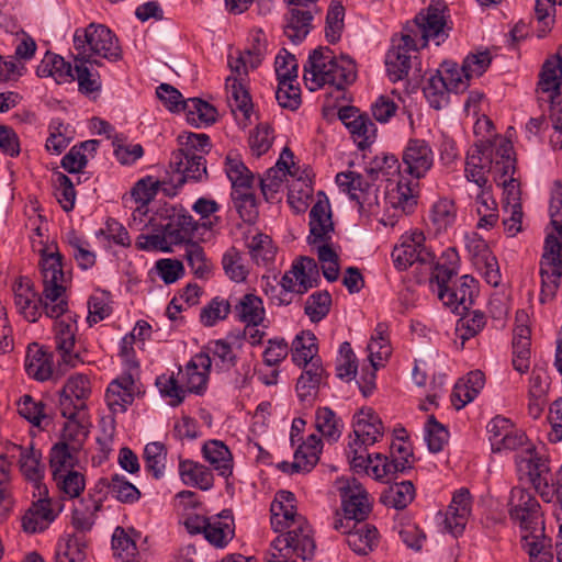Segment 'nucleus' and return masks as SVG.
Returning <instances> with one entry per match:
<instances>
[{
  "mask_svg": "<svg viewBox=\"0 0 562 562\" xmlns=\"http://www.w3.org/2000/svg\"><path fill=\"white\" fill-rule=\"evenodd\" d=\"M364 463L363 468L351 467V469L357 472H364L368 475L373 476L376 480H383L390 477L391 475L400 473L398 470L394 467L387 456L376 453L374 458H372L368 451L364 452Z\"/></svg>",
  "mask_w": 562,
  "mask_h": 562,
  "instance_id": "obj_55",
  "label": "nucleus"
},
{
  "mask_svg": "<svg viewBox=\"0 0 562 562\" xmlns=\"http://www.w3.org/2000/svg\"><path fill=\"white\" fill-rule=\"evenodd\" d=\"M542 304L554 299L562 277V241L553 234L546 238L544 254L540 262Z\"/></svg>",
  "mask_w": 562,
  "mask_h": 562,
  "instance_id": "obj_13",
  "label": "nucleus"
},
{
  "mask_svg": "<svg viewBox=\"0 0 562 562\" xmlns=\"http://www.w3.org/2000/svg\"><path fill=\"white\" fill-rule=\"evenodd\" d=\"M294 503L295 496L290 491H279L271 503V526L280 535L271 542L267 562H294V557L305 561L314 555L312 528L296 512Z\"/></svg>",
  "mask_w": 562,
  "mask_h": 562,
  "instance_id": "obj_2",
  "label": "nucleus"
},
{
  "mask_svg": "<svg viewBox=\"0 0 562 562\" xmlns=\"http://www.w3.org/2000/svg\"><path fill=\"white\" fill-rule=\"evenodd\" d=\"M61 505L47 494L40 495L37 501L32 502L22 516V528L26 533L42 532L49 527L60 512Z\"/></svg>",
  "mask_w": 562,
  "mask_h": 562,
  "instance_id": "obj_21",
  "label": "nucleus"
},
{
  "mask_svg": "<svg viewBox=\"0 0 562 562\" xmlns=\"http://www.w3.org/2000/svg\"><path fill=\"white\" fill-rule=\"evenodd\" d=\"M24 367L29 376L42 382L47 381L53 374V355L37 344H32L27 347Z\"/></svg>",
  "mask_w": 562,
  "mask_h": 562,
  "instance_id": "obj_35",
  "label": "nucleus"
},
{
  "mask_svg": "<svg viewBox=\"0 0 562 562\" xmlns=\"http://www.w3.org/2000/svg\"><path fill=\"white\" fill-rule=\"evenodd\" d=\"M183 111L186 112L188 122L195 126L201 124L209 125L216 121V109L199 98L184 101Z\"/></svg>",
  "mask_w": 562,
  "mask_h": 562,
  "instance_id": "obj_56",
  "label": "nucleus"
},
{
  "mask_svg": "<svg viewBox=\"0 0 562 562\" xmlns=\"http://www.w3.org/2000/svg\"><path fill=\"white\" fill-rule=\"evenodd\" d=\"M315 11L291 8L285 15L284 35L293 43L302 42L312 29Z\"/></svg>",
  "mask_w": 562,
  "mask_h": 562,
  "instance_id": "obj_39",
  "label": "nucleus"
},
{
  "mask_svg": "<svg viewBox=\"0 0 562 562\" xmlns=\"http://www.w3.org/2000/svg\"><path fill=\"white\" fill-rule=\"evenodd\" d=\"M346 541L353 552L366 555L378 546L379 532L373 525L353 522Z\"/></svg>",
  "mask_w": 562,
  "mask_h": 562,
  "instance_id": "obj_40",
  "label": "nucleus"
},
{
  "mask_svg": "<svg viewBox=\"0 0 562 562\" xmlns=\"http://www.w3.org/2000/svg\"><path fill=\"white\" fill-rule=\"evenodd\" d=\"M18 413L34 427L45 430L53 425V416L43 401H36L33 396L24 394L16 403Z\"/></svg>",
  "mask_w": 562,
  "mask_h": 562,
  "instance_id": "obj_37",
  "label": "nucleus"
},
{
  "mask_svg": "<svg viewBox=\"0 0 562 562\" xmlns=\"http://www.w3.org/2000/svg\"><path fill=\"white\" fill-rule=\"evenodd\" d=\"M291 273L297 282V294L307 292L317 285L319 271L316 261L313 258L301 257L292 265Z\"/></svg>",
  "mask_w": 562,
  "mask_h": 562,
  "instance_id": "obj_49",
  "label": "nucleus"
},
{
  "mask_svg": "<svg viewBox=\"0 0 562 562\" xmlns=\"http://www.w3.org/2000/svg\"><path fill=\"white\" fill-rule=\"evenodd\" d=\"M231 312V302L223 296H215L202 307L200 322L206 327H212L218 322L226 319Z\"/></svg>",
  "mask_w": 562,
  "mask_h": 562,
  "instance_id": "obj_63",
  "label": "nucleus"
},
{
  "mask_svg": "<svg viewBox=\"0 0 562 562\" xmlns=\"http://www.w3.org/2000/svg\"><path fill=\"white\" fill-rule=\"evenodd\" d=\"M525 311L516 313V322L518 324L514 329L513 337V367L519 373H526L530 368V346H531V330L524 323L527 319Z\"/></svg>",
  "mask_w": 562,
  "mask_h": 562,
  "instance_id": "obj_29",
  "label": "nucleus"
},
{
  "mask_svg": "<svg viewBox=\"0 0 562 562\" xmlns=\"http://www.w3.org/2000/svg\"><path fill=\"white\" fill-rule=\"evenodd\" d=\"M493 147L486 144L473 145L467 154L464 176L468 181L474 182L479 189L491 187L488 175L493 170Z\"/></svg>",
  "mask_w": 562,
  "mask_h": 562,
  "instance_id": "obj_23",
  "label": "nucleus"
},
{
  "mask_svg": "<svg viewBox=\"0 0 562 562\" xmlns=\"http://www.w3.org/2000/svg\"><path fill=\"white\" fill-rule=\"evenodd\" d=\"M36 72L40 77H53L56 82H71L75 80V67L66 61L61 56L46 53Z\"/></svg>",
  "mask_w": 562,
  "mask_h": 562,
  "instance_id": "obj_44",
  "label": "nucleus"
},
{
  "mask_svg": "<svg viewBox=\"0 0 562 562\" xmlns=\"http://www.w3.org/2000/svg\"><path fill=\"white\" fill-rule=\"evenodd\" d=\"M315 426L328 441H337L341 436L342 424L334 411L328 407H321L316 411Z\"/></svg>",
  "mask_w": 562,
  "mask_h": 562,
  "instance_id": "obj_61",
  "label": "nucleus"
},
{
  "mask_svg": "<svg viewBox=\"0 0 562 562\" xmlns=\"http://www.w3.org/2000/svg\"><path fill=\"white\" fill-rule=\"evenodd\" d=\"M132 535H137L133 528L127 531L123 527H116L113 532V555L120 562H138V549Z\"/></svg>",
  "mask_w": 562,
  "mask_h": 562,
  "instance_id": "obj_46",
  "label": "nucleus"
},
{
  "mask_svg": "<svg viewBox=\"0 0 562 562\" xmlns=\"http://www.w3.org/2000/svg\"><path fill=\"white\" fill-rule=\"evenodd\" d=\"M56 318L54 324L55 347L60 353L61 361L70 367L81 362L79 352L75 350L77 323L70 316Z\"/></svg>",
  "mask_w": 562,
  "mask_h": 562,
  "instance_id": "obj_27",
  "label": "nucleus"
},
{
  "mask_svg": "<svg viewBox=\"0 0 562 562\" xmlns=\"http://www.w3.org/2000/svg\"><path fill=\"white\" fill-rule=\"evenodd\" d=\"M225 171L232 182V192L252 189L254 175L239 158L228 155L226 157Z\"/></svg>",
  "mask_w": 562,
  "mask_h": 562,
  "instance_id": "obj_50",
  "label": "nucleus"
},
{
  "mask_svg": "<svg viewBox=\"0 0 562 562\" xmlns=\"http://www.w3.org/2000/svg\"><path fill=\"white\" fill-rule=\"evenodd\" d=\"M472 510V497L468 488H460L453 493L450 505L442 514L443 528L453 537L464 532Z\"/></svg>",
  "mask_w": 562,
  "mask_h": 562,
  "instance_id": "obj_26",
  "label": "nucleus"
},
{
  "mask_svg": "<svg viewBox=\"0 0 562 562\" xmlns=\"http://www.w3.org/2000/svg\"><path fill=\"white\" fill-rule=\"evenodd\" d=\"M538 90L540 92H562V46L558 53L548 58L539 74Z\"/></svg>",
  "mask_w": 562,
  "mask_h": 562,
  "instance_id": "obj_43",
  "label": "nucleus"
},
{
  "mask_svg": "<svg viewBox=\"0 0 562 562\" xmlns=\"http://www.w3.org/2000/svg\"><path fill=\"white\" fill-rule=\"evenodd\" d=\"M228 66L233 74L226 78L228 104L238 124L245 128L249 124L254 108L246 82L248 68L240 55L236 58L229 56Z\"/></svg>",
  "mask_w": 562,
  "mask_h": 562,
  "instance_id": "obj_10",
  "label": "nucleus"
},
{
  "mask_svg": "<svg viewBox=\"0 0 562 562\" xmlns=\"http://www.w3.org/2000/svg\"><path fill=\"white\" fill-rule=\"evenodd\" d=\"M510 517L520 522L522 535L543 538L544 521L536 497L522 487H514L510 493Z\"/></svg>",
  "mask_w": 562,
  "mask_h": 562,
  "instance_id": "obj_12",
  "label": "nucleus"
},
{
  "mask_svg": "<svg viewBox=\"0 0 562 562\" xmlns=\"http://www.w3.org/2000/svg\"><path fill=\"white\" fill-rule=\"evenodd\" d=\"M87 542L85 535H72L66 543L58 548L55 560L60 562H83L86 559Z\"/></svg>",
  "mask_w": 562,
  "mask_h": 562,
  "instance_id": "obj_64",
  "label": "nucleus"
},
{
  "mask_svg": "<svg viewBox=\"0 0 562 562\" xmlns=\"http://www.w3.org/2000/svg\"><path fill=\"white\" fill-rule=\"evenodd\" d=\"M493 170L495 180L507 187L508 183H514V173L516 170L515 158L513 157V146L509 142H502L496 150L493 149Z\"/></svg>",
  "mask_w": 562,
  "mask_h": 562,
  "instance_id": "obj_41",
  "label": "nucleus"
},
{
  "mask_svg": "<svg viewBox=\"0 0 562 562\" xmlns=\"http://www.w3.org/2000/svg\"><path fill=\"white\" fill-rule=\"evenodd\" d=\"M472 510V497L468 488H460L453 493L450 505L442 514L443 528L453 537L464 532Z\"/></svg>",
  "mask_w": 562,
  "mask_h": 562,
  "instance_id": "obj_25",
  "label": "nucleus"
},
{
  "mask_svg": "<svg viewBox=\"0 0 562 562\" xmlns=\"http://www.w3.org/2000/svg\"><path fill=\"white\" fill-rule=\"evenodd\" d=\"M457 220V205L448 198L439 199L431 209V222L437 233L452 227Z\"/></svg>",
  "mask_w": 562,
  "mask_h": 562,
  "instance_id": "obj_60",
  "label": "nucleus"
},
{
  "mask_svg": "<svg viewBox=\"0 0 562 562\" xmlns=\"http://www.w3.org/2000/svg\"><path fill=\"white\" fill-rule=\"evenodd\" d=\"M334 223L328 200H318L310 212V236L308 243L316 248L321 262L327 263L338 261V255L331 247V234Z\"/></svg>",
  "mask_w": 562,
  "mask_h": 562,
  "instance_id": "obj_11",
  "label": "nucleus"
},
{
  "mask_svg": "<svg viewBox=\"0 0 562 562\" xmlns=\"http://www.w3.org/2000/svg\"><path fill=\"white\" fill-rule=\"evenodd\" d=\"M448 8L442 0H431L429 5L420 10L413 21L404 26V31L418 41L420 47H426L430 40L440 45L449 36Z\"/></svg>",
  "mask_w": 562,
  "mask_h": 562,
  "instance_id": "obj_7",
  "label": "nucleus"
},
{
  "mask_svg": "<svg viewBox=\"0 0 562 562\" xmlns=\"http://www.w3.org/2000/svg\"><path fill=\"white\" fill-rule=\"evenodd\" d=\"M40 268L43 279V297L35 290L33 281L27 277H19L12 283L13 302L18 313L30 323H35L42 311L50 318L63 316L68 303L65 299L69 279L63 270L64 256L57 247L40 250Z\"/></svg>",
  "mask_w": 562,
  "mask_h": 562,
  "instance_id": "obj_1",
  "label": "nucleus"
},
{
  "mask_svg": "<svg viewBox=\"0 0 562 562\" xmlns=\"http://www.w3.org/2000/svg\"><path fill=\"white\" fill-rule=\"evenodd\" d=\"M95 66H101L97 59L79 57L75 59V80H77L78 89L82 94L89 95L101 90L102 81Z\"/></svg>",
  "mask_w": 562,
  "mask_h": 562,
  "instance_id": "obj_34",
  "label": "nucleus"
},
{
  "mask_svg": "<svg viewBox=\"0 0 562 562\" xmlns=\"http://www.w3.org/2000/svg\"><path fill=\"white\" fill-rule=\"evenodd\" d=\"M423 232L415 231L409 236L403 237L401 245L395 246L392 258L398 270H406L415 263L434 271L436 266L435 254L425 245Z\"/></svg>",
  "mask_w": 562,
  "mask_h": 562,
  "instance_id": "obj_15",
  "label": "nucleus"
},
{
  "mask_svg": "<svg viewBox=\"0 0 562 562\" xmlns=\"http://www.w3.org/2000/svg\"><path fill=\"white\" fill-rule=\"evenodd\" d=\"M138 392L134 373L123 372L106 389L105 401L110 411L114 414L124 413L132 405Z\"/></svg>",
  "mask_w": 562,
  "mask_h": 562,
  "instance_id": "obj_28",
  "label": "nucleus"
},
{
  "mask_svg": "<svg viewBox=\"0 0 562 562\" xmlns=\"http://www.w3.org/2000/svg\"><path fill=\"white\" fill-rule=\"evenodd\" d=\"M338 117L360 149H364L374 143L376 126L367 113L361 112L356 106H344L339 109Z\"/></svg>",
  "mask_w": 562,
  "mask_h": 562,
  "instance_id": "obj_22",
  "label": "nucleus"
},
{
  "mask_svg": "<svg viewBox=\"0 0 562 562\" xmlns=\"http://www.w3.org/2000/svg\"><path fill=\"white\" fill-rule=\"evenodd\" d=\"M465 248L472 263L482 273L485 281L490 285L497 286L502 279L498 262L485 239L472 232L465 236Z\"/></svg>",
  "mask_w": 562,
  "mask_h": 562,
  "instance_id": "obj_19",
  "label": "nucleus"
},
{
  "mask_svg": "<svg viewBox=\"0 0 562 562\" xmlns=\"http://www.w3.org/2000/svg\"><path fill=\"white\" fill-rule=\"evenodd\" d=\"M203 458L224 477L233 474L234 460L228 447L220 440H209L202 447Z\"/></svg>",
  "mask_w": 562,
  "mask_h": 562,
  "instance_id": "obj_38",
  "label": "nucleus"
},
{
  "mask_svg": "<svg viewBox=\"0 0 562 562\" xmlns=\"http://www.w3.org/2000/svg\"><path fill=\"white\" fill-rule=\"evenodd\" d=\"M485 375L482 371H471L463 383H457L451 394V402L457 409H461L472 402L484 387Z\"/></svg>",
  "mask_w": 562,
  "mask_h": 562,
  "instance_id": "obj_45",
  "label": "nucleus"
},
{
  "mask_svg": "<svg viewBox=\"0 0 562 562\" xmlns=\"http://www.w3.org/2000/svg\"><path fill=\"white\" fill-rule=\"evenodd\" d=\"M225 274L235 282H244L249 274L246 257L235 247L228 248L222 258Z\"/></svg>",
  "mask_w": 562,
  "mask_h": 562,
  "instance_id": "obj_58",
  "label": "nucleus"
},
{
  "mask_svg": "<svg viewBox=\"0 0 562 562\" xmlns=\"http://www.w3.org/2000/svg\"><path fill=\"white\" fill-rule=\"evenodd\" d=\"M179 475L181 481L189 486L209 491L214 485L212 471L196 461L179 458Z\"/></svg>",
  "mask_w": 562,
  "mask_h": 562,
  "instance_id": "obj_36",
  "label": "nucleus"
},
{
  "mask_svg": "<svg viewBox=\"0 0 562 562\" xmlns=\"http://www.w3.org/2000/svg\"><path fill=\"white\" fill-rule=\"evenodd\" d=\"M59 442L72 450H81L89 435V416L66 418Z\"/></svg>",
  "mask_w": 562,
  "mask_h": 562,
  "instance_id": "obj_48",
  "label": "nucleus"
},
{
  "mask_svg": "<svg viewBox=\"0 0 562 562\" xmlns=\"http://www.w3.org/2000/svg\"><path fill=\"white\" fill-rule=\"evenodd\" d=\"M415 498V487L411 481H402L387 486L380 496L386 507L397 510L406 508Z\"/></svg>",
  "mask_w": 562,
  "mask_h": 562,
  "instance_id": "obj_47",
  "label": "nucleus"
},
{
  "mask_svg": "<svg viewBox=\"0 0 562 562\" xmlns=\"http://www.w3.org/2000/svg\"><path fill=\"white\" fill-rule=\"evenodd\" d=\"M528 481L532 484L540 497L550 503L557 493L562 492V465L560 467L557 479L553 481L550 461L544 456L533 465V471L528 476Z\"/></svg>",
  "mask_w": 562,
  "mask_h": 562,
  "instance_id": "obj_30",
  "label": "nucleus"
},
{
  "mask_svg": "<svg viewBox=\"0 0 562 562\" xmlns=\"http://www.w3.org/2000/svg\"><path fill=\"white\" fill-rule=\"evenodd\" d=\"M335 487L341 497L347 524L364 521L371 513V499L362 484L355 477H339Z\"/></svg>",
  "mask_w": 562,
  "mask_h": 562,
  "instance_id": "obj_14",
  "label": "nucleus"
},
{
  "mask_svg": "<svg viewBox=\"0 0 562 562\" xmlns=\"http://www.w3.org/2000/svg\"><path fill=\"white\" fill-rule=\"evenodd\" d=\"M98 486L106 487L109 493L121 503H135L140 497L137 487L119 474H114L110 480L101 479Z\"/></svg>",
  "mask_w": 562,
  "mask_h": 562,
  "instance_id": "obj_52",
  "label": "nucleus"
},
{
  "mask_svg": "<svg viewBox=\"0 0 562 562\" xmlns=\"http://www.w3.org/2000/svg\"><path fill=\"white\" fill-rule=\"evenodd\" d=\"M353 438L346 448L350 467L363 468L364 452L384 435V426L380 416L371 407H362L352 419Z\"/></svg>",
  "mask_w": 562,
  "mask_h": 562,
  "instance_id": "obj_6",
  "label": "nucleus"
},
{
  "mask_svg": "<svg viewBox=\"0 0 562 562\" xmlns=\"http://www.w3.org/2000/svg\"><path fill=\"white\" fill-rule=\"evenodd\" d=\"M210 368L211 357L209 353L200 352L195 355L187 363L184 370H179L183 389L191 393L202 392L207 383Z\"/></svg>",
  "mask_w": 562,
  "mask_h": 562,
  "instance_id": "obj_31",
  "label": "nucleus"
},
{
  "mask_svg": "<svg viewBox=\"0 0 562 562\" xmlns=\"http://www.w3.org/2000/svg\"><path fill=\"white\" fill-rule=\"evenodd\" d=\"M74 45L80 58L93 59V56H99L109 61H117L122 58L117 38L103 24L91 23L86 29L76 30Z\"/></svg>",
  "mask_w": 562,
  "mask_h": 562,
  "instance_id": "obj_9",
  "label": "nucleus"
},
{
  "mask_svg": "<svg viewBox=\"0 0 562 562\" xmlns=\"http://www.w3.org/2000/svg\"><path fill=\"white\" fill-rule=\"evenodd\" d=\"M7 456L18 461L23 476L38 490V495L48 494L46 486L41 484L44 471L41 464L42 453L34 448L32 441L25 447L7 443Z\"/></svg>",
  "mask_w": 562,
  "mask_h": 562,
  "instance_id": "obj_20",
  "label": "nucleus"
},
{
  "mask_svg": "<svg viewBox=\"0 0 562 562\" xmlns=\"http://www.w3.org/2000/svg\"><path fill=\"white\" fill-rule=\"evenodd\" d=\"M458 252L453 248L447 249L436 262L430 285L443 305L450 307L456 314H462L473 304L479 289L476 280L469 274L453 280L458 274Z\"/></svg>",
  "mask_w": 562,
  "mask_h": 562,
  "instance_id": "obj_3",
  "label": "nucleus"
},
{
  "mask_svg": "<svg viewBox=\"0 0 562 562\" xmlns=\"http://www.w3.org/2000/svg\"><path fill=\"white\" fill-rule=\"evenodd\" d=\"M79 450H72L66 443L57 442L53 446L49 453V467L53 476L76 470Z\"/></svg>",
  "mask_w": 562,
  "mask_h": 562,
  "instance_id": "obj_51",
  "label": "nucleus"
},
{
  "mask_svg": "<svg viewBox=\"0 0 562 562\" xmlns=\"http://www.w3.org/2000/svg\"><path fill=\"white\" fill-rule=\"evenodd\" d=\"M420 47L417 38L411 37L404 30L392 37V45L385 57V66L391 81L404 79L411 69V53Z\"/></svg>",
  "mask_w": 562,
  "mask_h": 562,
  "instance_id": "obj_18",
  "label": "nucleus"
},
{
  "mask_svg": "<svg viewBox=\"0 0 562 562\" xmlns=\"http://www.w3.org/2000/svg\"><path fill=\"white\" fill-rule=\"evenodd\" d=\"M180 148L172 153L170 168L178 175L177 186L187 181H202L207 178L206 160L212 144L204 133H183L178 136Z\"/></svg>",
  "mask_w": 562,
  "mask_h": 562,
  "instance_id": "obj_5",
  "label": "nucleus"
},
{
  "mask_svg": "<svg viewBox=\"0 0 562 562\" xmlns=\"http://www.w3.org/2000/svg\"><path fill=\"white\" fill-rule=\"evenodd\" d=\"M318 346L316 337L311 331H302L292 342V360L295 364H307L312 359L317 358Z\"/></svg>",
  "mask_w": 562,
  "mask_h": 562,
  "instance_id": "obj_59",
  "label": "nucleus"
},
{
  "mask_svg": "<svg viewBox=\"0 0 562 562\" xmlns=\"http://www.w3.org/2000/svg\"><path fill=\"white\" fill-rule=\"evenodd\" d=\"M418 199V182L400 177L396 181H390L383 195L384 215L392 220L412 213Z\"/></svg>",
  "mask_w": 562,
  "mask_h": 562,
  "instance_id": "obj_16",
  "label": "nucleus"
},
{
  "mask_svg": "<svg viewBox=\"0 0 562 562\" xmlns=\"http://www.w3.org/2000/svg\"><path fill=\"white\" fill-rule=\"evenodd\" d=\"M235 537V521L232 510L224 509L211 516L204 538L215 548H225Z\"/></svg>",
  "mask_w": 562,
  "mask_h": 562,
  "instance_id": "obj_32",
  "label": "nucleus"
},
{
  "mask_svg": "<svg viewBox=\"0 0 562 562\" xmlns=\"http://www.w3.org/2000/svg\"><path fill=\"white\" fill-rule=\"evenodd\" d=\"M59 492L69 499L77 498L86 487V479L79 470L67 471L53 476Z\"/></svg>",
  "mask_w": 562,
  "mask_h": 562,
  "instance_id": "obj_62",
  "label": "nucleus"
},
{
  "mask_svg": "<svg viewBox=\"0 0 562 562\" xmlns=\"http://www.w3.org/2000/svg\"><path fill=\"white\" fill-rule=\"evenodd\" d=\"M356 78V63L347 56L336 57L328 47L314 49L304 66V80L312 91L326 85L342 90L353 83Z\"/></svg>",
  "mask_w": 562,
  "mask_h": 562,
  "instance_id": "obj_4",
  "label": "nucleus"
},
{
  "mask_svg": "<svg viewBox=\"0 0 562 562\" xmlns=\"http://www.w3.org/2000/svg\"><path fill=\"white\" fill-rule=\"evenodd\" d=\"M486 325V316L481 311H465L456 325V335L461 340L462 347L465 341L475 337Z\"/></svg>",
  "mask_w": 562,
  "mask_h": 562,
  "instance_id": "obj_53",
  "label": "nucleus"
},
{
  "mask_svg": "<svg viewBox=\"0 0 562 562\" xmlns=\"http://www.w3.org/2000/svg\"><path fill=\"white\" fill-rule=\"evenodd\" d=\"M336 183L357 203L361 215L367 217L382 215L379 220L386 224L383 199L381 200L379 187L375 183H370L362 175L355 171L337 173Z\"/></svg>",
  "mask_w": 562,
  "mask_h": 562,
  "instance_id": "obj_8",
  "label": "nucleus"
},
{
  "mask_svg": "<svg viewBox=\"0 0 562 562\" xmlns=\"http://www.w3.org/2000/svg\"><path fill=\"white\" fill-rule=\"evenodd\" d=\"M102 507L101 499H94L89 496L81 499L72 512V525L76 530L83 532L89 531L94 524L95 513Z\"/></svg>",
  "mask_w": 562,
  "mask_h": 562,
  "instance_id": "obj_54",
  "label": "nucleus"
},
{
  "mask_svg": "<svg viewBox=\"0 0 562 562\" xmlns=\"http://www.w3.org/2000/svg\"><path fill=\"white\" fill-rule=\"evenodd\" d=\"M499 443L493 450L516 451L515 463L520 476L525 475L528 479L533 471V465L544 457L537 452L535 445L521 429L513 427V429L499 438Z\"/></svg>",
  "mask_w": 562,
  "mask_h": 562,
  "instance_id": "obj_17",
  "label": "nucleus"
},
{
  "mask_svg": "<svg viewBox=\"0 0 562 562\" xmlns=\"http://www.w3.org/2000/svg\"><path fill=\"white\" fill-rule=\"evenodd\" d=\"M235 317L247 326L260 325L266 315L261 297L252 293L244 294L234 305Z\"/></svg>",
  "mask_w": 562,
  "mask_h": 562,
  "instance_id": "obj_42",
  "label": "nucleus"
},
{
  "mask_svg": "<svg viewBox=\"0 0 562 562\" xmlns=\"http://www.w3.org/2000/svg\"><path fill=\"white\" fill-rule=\"evenodd\" d=\"M404 172L418 181L434 166V151L425 139L411 138L402 154Z\"/></svg>",
  "mask_w": 562,
  "mask_h": 562,
  "instance_id": "obj_24",
  "label": "nucleus"
},
{
  "mask_svg": "<svg viewBox=\"0 0 562 562\" xmlns=\"http://www.w3.org/2000/svg\"><path fill=\"white\" fill-rule=\"evenodd\" d=\"M169 221L164 225V233L170 244H182L191 240V235L198 228V223L183 210L172 209Z\"/></svg>",
  "mask_w": 562,
  "mask_h": 562,
  "instance_id": "obj_33",
  "label": "nucleus"
},
{
  "mask_svg": "<svg viewBox=\"0 0 562 562\" xmlns=\"http://www.w3.org/2000/svg\"><path fill=\"white\" fill-rule=\"evenodd\" d=\"M184 259L196 278L206 279L212 271V262L206 258L203 247L189 240L184 244Z\"/></svg>",
  "mask_w": 562,
  "mask_h": 562,
  "instance_id": "obj_57",
  "label": "nucleus"
}]
</instances>
